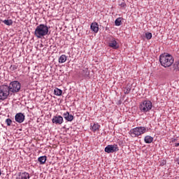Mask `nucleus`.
Segmentation results:
<instances>
[{
	"mask_svg": "<svg viewBox=\"0 0 179 179\" xmlns=\"http://www.w3.org/2000/svg\"><path fill=\"white\" fill-rule=\"evenodd\" d=\"M51 31L47 24H41L38 25L34 31V36L36 38H43L45 36H50Z\"/></svg>",
	"mask_w": 179,
	"mask_h": 179,
	"instance_id": "1",
	"label": "nucleus"
},
{
	"mask_svg": "<svg viewBox=\"0 0 179 179\" xmlns=\"http://www.w3.org/2000/svg\"><path fill=\"white\" fill-rule=\"evenodd\" d=\"M159 62L162 66L169 68L174 64V58L170 54L164 53L159 56Z\"/></svg>",
	"mask_w": 179,
	"mask_h": 179,
	"instance_id": "2",
	"label": "nucleus"
},
{
	"mask_svg": "<svg viewBox=\"0 0 179 179\" xmlns=\"http://www.w3.org/2000/svg\"><path fill=\"white\" fill-rule=\"evenodd\" d=\"M152 107L153 104L150 101H143L139 106L140 110L141 113H144V114L149 113V111L152 110Z\"/></svg>",
	"mask_w": 179,
	"mask_h": 179,
	"instance_id": "3",
	"label": "nucleus"
},
{
	"mask_svg": "<svg viewBox=\"0 0 179 179\" xmlns=\"http://www.w3.org/2000/svg\"><path fill=\"white\" fill-rule=\"evenodd\" d=\"M9 94H10L9 86L6 85H0V100H6Z\"/></svg>",
	"mask_w": 179,
	"mask_h": 179,
	"instance_id": "4",
	"label": "nucleus"
},
{
	"mask_svg": "<svg viewBox=\"0 0 179 179\" xmlns=\"http://www.w3.org/2000/svg\"><path fill=\"white\" fill-rule=\"evenodd\" d=\"M148 130H146L145 127H138L130 131V135L132 138H136V136H140V135H143V134H146Z\"/></svg>",
	"mask_w": 179,
	"mask_h": 179,
	"instance_id": "5",
	"label": "nucleus"
},
{
	"mask_svg": "<svg viewBox=\"0 0 179 179\" xmlns=\"http://www.w3.org/2000/svg\"><path fill=\"white\" fill-rule=\"evenodd\" d=\"M8 87L10 93H17L20 91V87H22V85L18 81H13L10 83Z\"/></svg>",
	"mask_w": 179,
	"mask_h": 179,
	"instance_id": "6",
	"label": "nucleus"
},
{
	"mask_svg": "<svg viewBox=\"0 0 179 179\" xmlns=\"http://www.w3.org/2000/svg\"><path fill=\"white\" fill-rule=\"evenodd\" d=\"M120 149L118 148V145L116 144L114 145H108L105 148V152L106 153H114L115 152H118Z\"/></svg>",
	"mask_w": 179,
	"mask_h": 179,
	"instance_id": "7",
	"label": "nucleus"
},
{
	"mask_svg": "<svg viewBox=\"0 0 179 179\" xmlns=\"http://www.w3.org/2000/svg\"><path fill=\"white\" fill-rule=\"evenodd\" d=\"M52 122L56 124V125H61L64 122V117L61 115H56L53 117Z\"/></svg>",
	"mask_w": 179,
	"mask_h": 179,
	"instance_id": "8",
	"label": "nucleus"
},
{
	"mask_svg": "<svg viewBox=\"0 0 179 179\" xmlns=\"http://www.w3.org/2000/svg\"><path fill=\"white\" fill-rule=\"evenodd\" d=\"M108 45L111 48H113V50H117L120 47V45H118V43H117V41H115V38H113V36L110 38Z\"/></svg>",
	"mask_w": 179,
	"mask_h": 179,
	"instance_id": "9",
	"label": "nucleus"
},
{
	"mask_svg": "<svg viewBox=\"0 0 179 179\" xmlns=\"http://www.w3.org/2000/svg\"><path fill=\"white\" fill-rule=\"evenodd\" d=\"M25 116L22 113H18L15 116V120L16 122H18L19 124H22L23 121H24Z\"/></svg>",
	"mask_w": 179,
	"mask_h": 179,
	"instance_id": "10",
	"label": "nucleus"
},
{
	"mask_svg": "<svg viewBox=\"0 0 179 179\" xmlns=\"http://www.w3.org/2000/svg\"><path fill=\"white\" fill-rule=\"evenodd\" d=\"M16 179H30V173L27 172L18 173Z\"/></svg>",
	"mask_w": 179,
	"mask_h": 179,
	"instance_id": "11",
	"label": "nucleus"
},
{
	"mask_svg": "<svg viewBox=\"0 0 179 179\" xmlns=\"http://www.w3.org/2000/svg\"><path fill=\"white\" fill-rule=\"evenodd\" d=\"M63 117L64 120H66V121H68L69 122H72V121H73V115H72V114H70L68 111L63 113Z\"/></svg>",
	"mask_w": 179,
	"mask_h": 179,
	"instance_id": "12",
	"label": "nucleus"
},
{
	"mask_svg": "<svg viewBox=\"0 0 179 179\" xmlns=\"http://www.w3.org/2000/svg\"><path fill=\"white\" fill-rule=\"evenodd\" d=\"M80 75L83 76V78H89V75H90V72L89 71V69L84 67L80 71Z\"/></svg>",
	"mask_w": 179,
	"mask_h": 179,
	"instance_id": "13",
	"label": "nucleus"
},
{
	"mask_svg": "<svg viewBox=\"0 0 179 179\" xmlns=\"http://www.w3.org/2000/svg\"><path fill=\"white\" fill-rule=\"evenodd\" d=\"M90 29L94 33L99 32V24L97 22H92L90 26Z\"/></svg>",
	"mask_w": 179,
	"mask_h": 179,
	"instance_id": "14",
	"label": "nucleus"
},
{
	"mask_svg": "<svg viewBox=\"0 0 179 179\" xmlns=\"http://www.w3.org/2000/svg\"><path fill=\"white\" fill-rule=\"evenodd\" d=\"M38 162H39L40 164H45V162H47V157L42 156L38 158Z\"/></svg>",
	"mask_w": 179,
	"mask_h": 179,
	"instance_id": "15",
	"label": "nucleus"
},
{
	"mask_svg": "<svg viewBox=\"0 0 179 179\" xmlns=\"http://www.w3.org/2000/svg\"><path fill=\"white\" fill-rule=\"evenodd\" d=\"M131 89H132V86L131 85H127L124 90V94H129Z\"/></svg>",
	"mask_w": 179,
	"mask_h": 179,
	"instance_id": "16",
	"label": "nucleus"
},
{
	"mask_svg": "<svg viewBox=\"0 0 179 179\" xmlns=\"http://www.w3.org/2000/svg\"><path fill=\"white\" fill-rule=\"evenodd\" d=\"M144 142H145V143H152V142H153V137L146 136L144 138Z\"/></svg>",
	"mask_w": 179,
	"mask_h": 179,
	"instance_id": "17",
	"label": "nucleus"
},
{
	"mask_svg": "<svg viewBox=\"0 0 179 179\" xmlns=\"http://www.w3.org/2000/svg\"><path fill=\"white\" fill-rule=\"evenodd\" d=\"M66 55H62L60 56V57L59 58V64H64V62H66Z\"/></svg>",
	"mask_w": 179,
	"mask_h": 179,
	"instance_id": "18",
	"label": "nucleus"
},
{
	"mask_svg": "<svg viewBox=\"0 0 179 179\" xmlns=\"http://www.w3.org/2000/svg\"><path fill=\"white\" fill-rule=\"evenodd\" d=\"M1 21L6 26H12V24H13V21H12V20H4Z\"/></svg>",
	"mask_w": 179,
	"mask_h": 179,
	"instance_id": "19",
	"label": "nucleus"
},
{
	"mask_svg": "<svg viewBox=\"0 0 179 179\" xmlns=\"http://www.w3.org/2000/svg\"><path fill=\"white\" fill-rule=\"evenodd\" d=\"M173 69L175 72H178L179 71V61L176 62L173 65Z\"/></svg>",
	"mask_w": 179,
	"mask_h": 179,
	"instance_id": "20",
	"label": "nucleus"
},
{
	"mask_svg": "<svg viewBox=\"0 0 179 179\" xmlns=\"http://www.w3.org/2000/svg\"><path fill=\"white\" fill-rule=\"evenodd\" d=\"M99 128H100V125H99V124L97 123L96 124L94 123L92 127V129L94 132H96V131H99Z\"/></svg>",
	"mask_w": 179,
	"mask_h": 179,
	"instance_id": "21",
	"label": "nucleus"
},
{
	"mask_svg": "<svg viewBox=\"0 0 179 179\" xmlns=\"http://www.w3.org/2000/svg\"><path fill=\"white\" fill-rule=\"evenodd\" d=\"M122 22V18L118 17L117 19L115 20V26H121Z\"/></svg>",
	"mask_w": 179,
	"mask_h": 179,
	"instance_id": "22",
	"label": "nucleus"
},
{
	"mask_svg": "<svg viewBox=\"0 0 179 179\" xmlns=\"http://www.w3.org/2000/svg\"><path fill=\"white\" fill-rule=\"evenodd\" d=\"M54 93H55V96H62V91L58 88H56L54 90Z\"/></svg>",
	"mask_w": 179,
	"mask_h": 179,
	"instance_id": "23",
	"label": "nucleus"
},
{
	"mask_svg": "<svg viewBox=\"0 0 179 179\" xmlns=\"http://www.w3.org/2000/svg\"><path fill=\"white\" fill-rule=\"evenodd\" d=\"M152 33L150 32H147L145 33V38H147V40H150L152 38Z\"/></svg>",
	"mask_w": 179,
	"mask_h": 179,
	"instance_id": "24",
	"label": "nucleus"
},
{
	"mask_svg": "<svg viewBox=\"0 0 179 179\" xmlns=\"http://www.w3.org/2000/svg\"><path fill=\"white\" fill-rule=\"evenodd\" d=\"M6 123L8 125V127H10L12 125V120L10 118L6 120Z\"/></svg>",
	"mask_w": 179,
	"mask_h": 179,
	"instance_id": "25",
	"label": "nucleus"
},
{
	"mask_svg": "<svg viewBox=\"0 0 179 179\" xmlns=\"http://www.w3.org/2000/svg\"><path fill=\"white\" fill-rule=\"evenodd\" d=\"M119 5L120 6H121V8H125V6H127V3H125V1H122Z\"/></svg>",
	"mask_w": 179,
	"mask_h": 179,
	"instance_id": "26",
	"label": "nucleus"
},
{
	"mask_svg": "<svg viewBox=\"0 0 179 179\" xmlns=\"http://www.w3.org/2000/svg\"><path fill=\"white\" fill-rule=\"evenodd\" d=\"M2 174V172H1V171H0V176Z\"/></svg>",
	"mask_w": 179,
	"mask_h": 179,
	"instance_id": "27",
	"label": "nucleus"
},
{
	"mask_svg": "<svg viewBox=\"0 0 179 179\" xmlns=\"http://www.w3.org/2000/svg\"><path fill=\"white\" fill-rule=\"evenodd\" d=\"M178 164H179V162H178Z\"/></svg>",
	"mask_w": 179,
	"mask_h": 179,
	"instance_id": "28",
	"label": "nucleus"
}]
</instances>
